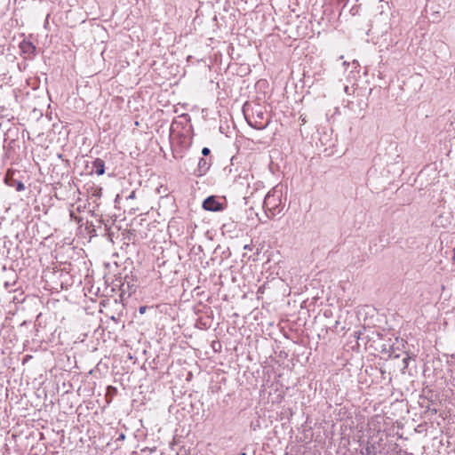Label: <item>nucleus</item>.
I'll use <instances>...</instances> for the list:
<instances>
[{"mask_svg": "<svg viewBox=\"0 0 455 455\" xmlns=\"http://www.w3.org/2000/svg\"><path fill=\"white\" fill-rule=\"evenodd\" d=\"M243 249H244V250H250L251 248H250V245H244V246H243Z\"/></svg>", "mask_w": 455, "mask_h": 455, "instance_id": "nucleus-15", "label": "nucleus"}, {"mask_svg": "<svg viewBox=\"0 0 455 455\" xmlns=\"http://www.w3.org/2000/svg\"><path fill=\"white\" fill-rule=\"evenodd\" d=\"M211 166V161L205 158H200L195 174L197 177L204 175Z\"/></svg>", "mask_w": 455, "mask_h": 455, "instance_id": "nucleus-5", "label": "nucleus"}, {"mask_svg": "<svg viewBox=\"0 0 455 455\" xmlns=\"http://www.w3.org/2000/svg\"><path fill=\"white\" fill-rule=\"evenodd\" d=\"M227 204L218 200L217 196H210L203 202V208L209 212H221L226 208Z\"/></svg>", "mask_w": 455, "mask_h": 455, "instance_id": "nucleus-3", "label": "nucleus"}, {"mask_svg": "<svg viewBox=\"0 0 455 455\" xmlns=\"http://www.w3.org/2000/svg\"><path fill=\"white\" fill-rule=\"evenodd\" d=\"M145 311H146V307H140V314H144V313H145Z\"/></svg>", "mask_w": 455, "mask_h": 455, "instance_id": "nucleus-13", "label": "nucleus"}, {"mask_svg": "<svg viewBox=\"0 0 455 455\" xmlns=\"http://www.w3.org/2000/svg\"><path fill=\"white\" fill-rule=\"evenodd\" d=\"M131 198L134 197V192H132L130 196Z\"/></svg>", "mask_w": 455, "mask_h": 455, "instance_id": "nucleus-18", "label": "nucleus"}, {"mask_svg": "<svg viewBox=\"0 0 455 455\" xmlns=\"http://www.w3.org/2000/svg\"><path fill=\"white\" fill-rule=\"evenodd\" d=\"M243 112L248 124L257 130H264L270 123L267 110L260 105L251 107L248 103L243 105Z\"/></svg>", "mask_w": 455, "mask_h": 455, "instance_id": "nucleus-1", "label": "nucleus"}, {"mask_svg": "<svg viewBox=\"0 0 455 455\" xmlns=\"http://www.w3.org/2000/svg\"><path fill=\"white\" fill-rule=\"evenodd\" d=\"M92 172H95L98 175H103L105 173V163L100 158H96L92 162Z\"/></svg>", "mask_w": 455, "mask_h": 455, "instance_id": "nucleus-6", "label": "nucleus"}, {"mask_svg": "<svg viewBox=\"0 0 455 455\" xmlns=\"http://www.w3.org/2000/svg\"><path fill=\"white\" fill-rule=\"evenodd\" d=\"M453 251H454V256H453V258H454V259H455V247H454V250H453Z\"/></svg>", "mask_w": 455, "mask_h": 455, "instance_id": "nucleus-19", "label": "nucleus"}, {"mask_svg": "<svg viewBox=\"0 0 455 455\" xmlns=\"http://www.w3.org/2000/svg\"><path fill=\"white\" fill-rule=\"evenodd\" d=\"M20 48L24 53L28 54L33 53L36 50V47L33 45L32 43L25 40L20 43Z\"/></svg>", "mask_w": 455, "mask_h": 455, "instance_id": "nucleus-7", "label": "nucleus"}, {"mask_svg": "<svg viewBox=\"0 0 455 455\" xmlns=\"http://www.w3.org/2000/svg\"><path fill=\"white\" fill-rule=\"evenodd\" d=\"M347 0H338L339 4H342L343 7L346 5Z\"/></svg>", "mask_w": 455, "mask_h": 455, "instance_id": "nucleus-14", "label": "nucleus"}, {"mask_svg": "<svg viewBox=\"0 0 455 455\" xmlns=\"http://www.w3.org/2000/svg\"><path fill=\"white\" fill-rule=\"evenodd\" d=\"M156 451V447H145L140 450V455H151L152 453Z\"/></svg>", "mask_w": 455, "mask_h": 455, "instance_id": "nucleus-9", "label": "nucleus"}, {"mask_svg": "<svg viewBox=\"0 0 455 455\" xmlns=\"http://www.w3.org/2000/svg\"><path fill=\"white\" fill-rule=\"evenodd\" d=\"M282 194L280 191L276 190L275 188H273L270 190L265 196L264 202H263V208L266 212V213H270L271 215L268 217L273 218L277 213H280L281 212V204H282Z\"/></svg>", "mask_w": 455, "mask_h": 455, "instance_id": "nucleus-2", "label": "nucleus"}, {"mask_svg": "<svg viewBox=\"0 0 455 455\" xmlns=\"http://www.w3.org/2000/svg\"><path fill=\"white\" fill-rule=\"evenodd\" d=\"M210 153H211V150H210V148H204L202 149V155H203L204 156H209V155H210Z\"/></svg>", "mask_w": 455, "mask_h": 455, "instance_id": "nucleus-11", "label": "nucleus"}, {"mask_svg": "<svg viewBox=\"0 0 455 455\" xmlns=\"http://www.w3.org/2000/svg\"><path fill=\"white\" fill-rule=\"evenodd\" d=\"M29 358H31L30 355H27L26 358L24 359V362L27 361V360H29Z\"/></svg>", "mask_w": 455, "mask_h": 455, "instance_id": "nucleus-16", "label": "nucleus"}, {"mask_svg": "<svg viewBox=\"0 0 455 455\" xmlns=\"http://www.w3.org/2000/svg\"><path fill=\"white\" fill-rule=\"evenodd\" d=\"M15 188L17 191H23L25 189V186L21 181H17Z\"/></svg>", "mask_w": 455, "mask_h": 455, "instance_id": "nucleus-10", "label": "nucleus"}, {"mask_svg": "<svg viewBox=\"0 0 455 455\" xmlns=\"http://www.w3.org/2000/svg\"><path fill=\"white\" fill-rule=\"evenodd\" d=\"M221 230L223 234H231L236 230V223L235 221H228L222 225Z\"/></svg>", "mask_w": 455, "mask_h": 455, "instance_id": "nucleus-8", "label": "nucleus"}, {"mask_svg": "<svg viewBox=\"0 0 455 455\" xmlns=\"http://www.w3.org/2000/svg\"><path fill=\"white\" fill-rule=\"evenodd\" d=\"M382 441V438L373 440V438L371 437L366 443L364 451H362L361 453L365 455H376L381 448Z\"/></svg>", "mask_w": 455, "mask_h": 455, "instance_id": "nucleus-4", "label": "nucleus"}, {"mask_svg": "<svg viewBox=\"0 0 455 455\" xmlns=\"http://www.w3.org/2000/svg\"><path fill=\"white\" fill-rule=\"evenodd\" d=\"M410 359H411L410 356H407V357L403 359V369H406L408 367V363H409Z\"/></svg>", "mask_w": 455, "mask_h": 455, "instance_id": "nucleus-12", "label": "nucleus"}, {"mask_svg": "<svg viewBox=\"0 0 455 455\" xmlns=\"http://www.w3.org/2000/svg\"><path fill=\"white\" fill-rule=\"evenodd\" d=\"M119 439H124V435L121 434L120 436H119Z\"/></svg>", "mask_w": 455, "mask_h": 455, "instance_id": "nucleus-17", "label": "nucleus"}]
</instances>
